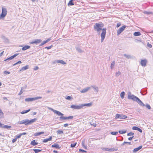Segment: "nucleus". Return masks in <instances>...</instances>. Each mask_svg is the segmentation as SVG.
<instances>
[{
    "mask_svg": "<svg viewBox=\"0 0 153 153\" xmlns=\"http://www.w3.org/2000/svg\"><path fill=\"white\" fill-rule=\"evenodd\" d=\"M104 26V25L102 23H96L94 26V28L95 30L97 32V33L100 35L101 30H102V32L101 35V42H102L105 36L106 28H105L102 29Z\"/></svg>",
    "mask_w": 153,
    "mask_h": 153,
    "instance_id": "obj_1",
    "label": "nucleus"
},
{
    "mask_svg": "<svg viewBox=\"0 0 153 153\" xmlns=\"http://www.w3.org/2000/svg\"><path fill=\"white\" fill-rule=\"evenodd\" d=\"M128 98L129 99L132 100L134 101H136L141 106H145V104L143 103L139 98L134 95H132L130 92H128Z\"/></svg>",
    "mask_w": 153,
    "mask_h": 153,
    "instance_id": "obj_2",
    "label": "nucleus"
},
{
    "mask_svg": "<svg viewBox=\"0 0 153 153\" xmlns=\"http://www.w3.org/2000/svg\"><path fill=\"white\" fill-rule=\"evenodd\" d=\"M92 105L91 103L85 104H81L78 105H72L71 108L76 109H79L83 108L84 107H90Z\"/></svg>",
    "mask_w": 153,
    "mask_h": 153,
    "instance_id": "obj_3",
    "label": "nucleus"
},
{
    "mask_svg": "<svg viewBox=\"0 0 153 153\" xmlns=\"http://www.w3.org/2000/svg\"><path fill=\"white\" fill-rule=\"evenodd\" d=\"M37 120L36 118H34L30 120H29L28 119H27L25 120L19 121L18 123L20 124H24L25 125L27 126L31 124L32 123L35 122Z\"/></svg>",
    "mask_w": 153,
    "mask_h": 153,
    "instance_id": "obj_4",
    "label": "nucleus"
},
{
    "mask_svg": "<svg viewBox=\"0 0 153 153\" xmlns=\"http://www.w3.org/2000/svg\"><path fill=\"white\" fill-rule=\"evenodd\" d=\"M7 13V10L6 8L2 7L1 13L0 15V19H3Z\"/></svg>",
    "mask_w": 153,
    "mask_h": 153,
    "instance_id": "obj_5",
    "label": "nucleus"
},
{
    "mask_svg": "<svg viewBox=\"0 0 153 153\" xmlns=\"http://www.w3.org/2000/svg\"><path fill=\"white\" fill-rule=\"evenodd\" d=\"M42 98L41 97H36L33 98H26L25 99V101L26 102L32 101L36 100L41 99Z\"/></svg>",
    "mask_w": 153,
    "mask_h": 153,
    "instance_id": "obj_6",
    "label": "nucleus"
},
{
    "mask_svg": "<svg viewBox=\"0 0 153 153\" xmlns=\"http://www.w3.org/2000/svg\"><path fill=\"white\" fill-rule=\"evenodd\" d=\"M127 117V116L125 115L117 114H116L115 118V119L120 118L121 119H126Z\"/></svg>",
    "mask_w": 153,
    "mask_h": 153,
    "instance_id": "obj_7",
    "label": "nucleus"
},
{
    "mask_svg": "<svg viewBox=\"0 0 153 153\" xmlns=\"http://www.w3.org/2000/svg\"><path fill=\"white\" fill-rule=\"evenodd\" d=\"M48 108L49 110L53 111L54 112V113L56 114L58 116H62L64 115V114L62 113H61V112L59 111L54 110L53 109L51 108L50 107H48Z\"/></svg>",
    "mask_w": 153,
    "mask_h": 153,
    "instance_id": "obj_8",
    "label": "nucleus"
},
{
    "mask_svg": "<svg viewBox=\"0 0 153 153\" xmlns=\"http://www.w3.org/2000/svg\"><path fill=\"white\" fill-rule=\"evenodd\" d=\"M126 26L124 25L120 28L117 31V35H119L125 29Z\"/></svg>",
    "mask_w": 153,
    "mask_h": 153,
    "instance_id": "obj_9",
    "label": "nucleus"
},
{
    "mask_svg": "<svg viewBox=\"0 0 153 153\" xmlns=\"http://www.w3.org/2000/svg\"><path fill=\"white\" fill-rule=\"evenodd\" d=\"M102 149L103 151H106L108 152H113L116 151L115 149L114 148L109 149L105 147H103L102 148Z\"/></svg>",
    "mask_w": 153,
    "mask_h": 153,
    "instance_id": "obj_10",
    "label": "nucleus"
},
{
    "mask_svg": "<svg viewBox=\"0 0 153 153\" xmlns=\"http://www.w3.org/2000/svg\"><path fill=\"white\" fill-rule=\"evenodd\" d=\"M42 41V40L40 39H36L35 40L32 41L31 42H30V44H38Z\"/></svg>",
    "mask_w": 153,
    "mask_h": 153,
    "instance_id": "obj_11",
    "label": "nucleus"
},
{
    "mask_svg": "<svg viewBox=\"0 0 153 153\" xmlns=\"http://www.w3.org/2000/svg\"><path fill=\"white\" fill-rule=\"evenodd\" d=\"M147 62V60L146 59L142 60L141 61L140 64L142 66H146Z\"/></svg>",
    "mask_w": 153,
    "mask_h": 153,
    "instance_id": "obj_12",
    "label": "nucleus"
},
{
    "mask_svg": "<svg viewBox=\"0 0 153 153\" xmlns=\"http://www.w3.org/2000/svg\"><path fill=\"white\" fill-rule=\"evenodd\" d=\"M91 88L88 87L85 88L80 91V92L84 94L88 91V90L90 89Z\"/></svg>",
    "mask_w": 153,
    "mask_h": 153,
    "instance_id": "obj_13",
    "label": "nucleus"
},
{
    "mask_svg": "<svg viewBox=\"0 0 153 153\" xmlns=\"http://www.w3.org/2000/svg\"><path fill=\"white\" fill-rule=\"evenodd\" d=\"M51 40V38H50L48 39L47 40L44 41H43V42L41 43L39 45L40 46H42L45 44H46V43H47L48 42H49Z\"/></svg>",
    "mask_w": 153,
    "mask_h": 153,
    "instance_id": "obj_14",
    "label": "nucleus"
},
{
    "mask_svg": "<svg viewBox=\"0 0 153 153\" xmlns=\"http://www.w3.org/2000/svg\"><path fill=\"white\" fill-rule=\"evenodd\" d=\"M18 55L17 54H15L13 55L10 56V57L7 59H6L4 60V61H6L7 60H12L14 58H15L16 56Z\"/></svg>",
    "mask_w": 153,
    "mask_h": 153,
    "instance_id": "obj_15",
    "label": "nucleus"
},
{
    "mask_svg": "<svg viewBox=\"0 0 153 153\" xmlns=\"http://www.w3.org/2000/svg\"><path fill=\"white\" fill-rule=\"evenodd\" d=\"M91 87H92L94 90L95 92L97 93L99 91V88L96 85H91Z\"/></svg>",
    "mask_w": 153,
    "mask_h": 153,
    "instance_id": "obj_16",
    "label": "nucleus"
},
{
    "mask_svg": "<svg viewBox=\"0 0 153 153\" xmlns=\"http://www.w3.org/2000/svg\"><path fill=\"white\" fill-rule=\"evenodd\" d=\"M55 62L57 63H60L62 65H65L66 64V63L62 60H56L55 61Z\"/></svg>",
    "mask_w": 153,
    "mask_h": 153,
    "instance_id": "obj_17",
    "label": "nucleus"
},
{
    "mask_svg": "<svg viewBox=\"0 0 153 153\" xmlns=\"http://www.w3.org/2000/svg\"><path fill=\"white\" fill-rule=\"evenodd\" d=\"M132 129L134 130H137L141 133L142 132V130L141 129L136 126H133L132 128Z\"/></svg>",
    "mask_w": 153,
    "mask_h": 153,
    "instance_id": "obj_18",
    "label": "nucleus"
},
{
    "mask_svg": "<svg viewBox=\"0 0 153 153\" xmlns=\"http://www.w3.org/2000/svg\"><path fill=\"white\" fill-rule=\"evenodd\" d=\"M29 68V66L28 65H27L24 67H22L20 70V71H23L28 69Z\"/></svg>",
    "mask_w": 153,
    "mask_h": 153,
    "instance_id": "obj_19",
    "label": "nucleus"
},
{
    "mask_svg": "<svg viewBox=\"0 0 153 153\" xmlns=\"http://www.w3.org/2000/svg\"><path fill=\"white\" fill-rule=\"evenodd\" d=\"M52 137L50 136L49 138L45 139L43 140V142L44 143H46L48 142V141H51L52 140Z\"/></svg>",
    "mask_w": 153,
    "mask_h": 153,
    "instance_id": "obj_20",
    "label": "nucleus"
},
{
    "mask_svg": "<svg viewBox=\"0 0 153 153\" xmlns=\"http://www.w3.org/2000/svg\"><path fill=\"white\" fill-rule=\"evenodd\" d=\"M1 127L7 129H10L12 128V127L11 126L5 125L4 124H2V126Z\"/></svg>",
    "mask_w": 153,
    "mask_h": 153,
    "instance_id": "obj_21",
    "label": "nucleus"
},
{
    "mask_svg": "<svg viewBox=\"0 0 153 153\" xmlns=\"http://www.w3.org/2000/svg\"><path fill=\"white\" fill-rule=\"evenodd\" d=\"M30 46L27 45H25L22 48V50L23 51H25L30 48Z\"/></svg>",
    "mask_w": 153,
    "mask_h": 153,
    "instance_id": "obj_22",
    "label": "nucleus"
},
{
    "mask_svg": "<svg viewBox=\"0 0 153 153\" xmlns=\"http://www.w3.org/2000/svg\"><path fill=\"white\" fill-rule=\"evenodd\" d=\"M142 146H140L139 147H138L134 149V150L133 151L134 152H136L138 151H139L140 149H141L142 148Z\"/></svg>",
    "mask_w": 153,
    "mask_h": 153,
    "instance_id": "obj_23",
    "label": "nucleus"
},
{
    "mask_svg": "<svg viewBox=\"0 0 153 153\" xmlns=\"http://www.w3.org/2000/svg\"><path fill=\"white\" fill-rule=\"evenodd\" d=\"M52 147H55L57 149H59L60 147L58 144H54L52 145Z\"/></svg>",
    "mask_w": 153,
    "mask_h": 153,
    "instance_id": "obj_24",
    "label": "nucleus"
},
{
    "mask_svg": "<svg viewBox=\"0 0 153 153\" xmlns=\"http://www.w3.org/2000/svg\"><path fill=\"white\" fill-rule=\"evenodd\" d=\"M38 143L35 141V140L32 141L30 143V144L33 146H35L38 144Z\"/></svg>",
    "mask_w": 153,
    "mask_h": 153,
    "instance_id": "obj_25",
    "label": "nucleus"
},
{
    "mask_svg": "<svg viewBox=\"0 0 153 153\" xmlns=\"http://www.w3.org/2000/svg\"><path fill=\"white\" fill-rule=\"evenodd\" d=\"M4 117V113L2 110L0 108V118Z\"/></svg>",
    "mask_w": 153,
    "mask_h": 153,
    "instance_id": "obj_26",
    "label": "nucleus"
},
{
    "mask_svg": "<svg viewBox=\"0 0 153 153\" xmlns=\"http://www.w3.org/2000/svg\"><path fill=\"white\" fill-rule=\"evenodd\" d=\"M141 34L140 32H136L134 33V35L135 36H138L141 35Z\"/></svg>",
    "mask_w": 153,
    "mask_h": 153,
    "instance_id": "obj_27",
    "label": "nucleus"
},
{
    "mask_svg": "<svg viewBox=\"0 0 153 153\" xmlns=\"http://www.w3.org/2000/svg\"><path fill=\"white\" fill-rule=\"evenodd\" d=\"M73 0H71L69 1V3L68 4V6H72L74 5V4L73 2Z\"/></svg>",
    "mask_w": 153,
    "mask_h": 153,
    "instance_id": "obj_28",
    "label": "nucleus"
},
{
    "mask_svg": "<svg viewBox=\"0 0 153 153\" xmlns=\"http://www.w3.org/2000/svg\"><path fill=\"white\" fill-rule=\"evenodd\" d=\"M124 56H125L128 59H130L132 58V56L130 55H127L126 54H124Z\"/></svg>",
    "mask_w": 153,
    "mask_h": 153,
    "instance_id": "obj_29",
    "label": "nucleus"
},
{
    "mask_svg": "<svg viewBox=\"0 0 153 153\" xmlns=\"http://www.w3.org/2000/svg\"><path fill=\"white\" fill-rule=\"evenodd\" d=\"M115 62L114 61H113L111 63V69H113L114 66L115 65Z\"/></svg>",
    "mask_w": 153,
    "mask_h": 153,
    "instance_id": "obj_30",
    "label": "nucleus"
},
{
    "mask_svg": "<svg viewBox=\"0 0 153 153\" xmlns=\"http://www.w3.org/2000/svg\"><path fill=\"white\" fill-rule=\"evenodd\" d=\"M30 111V109H28L27 110H24L21 112V114H23L27 113Z\"/></svg>",
    "mask_w": 153,
    "mask_h": 153,
    "instance_id": "obj_31",
    "label": "nucleus"
},
{
    "mask_svg": "<svg viewBox=\"0 0 153 153\" xmlns=\"http://www.w3.org/2000/svg\"><path fill=\"white\" fill-rule=\"evenodd\" d=\"M126 131L124 130H121L119 131V132L120 134H125L126 133Z\"/></svg>",
    "mask_w": 153,
    "mask_h": 153,
    "instance_id": "obj_32",
    "label": "nucleus"
},
{
    "mask_svg": "<svg viewBox=\"0 0 153 153\" xmlns=\"http://www.w3.org/2000/svg\"><path fill=\"white\" fill-rule=\"evenodd\" d=\"M65 98L66 99L68 100H70L73 99L72 97L70 96H66L65 97Z\"/></svg>",
    "mask_w": 153,
    "mask_h": 153,
    "instance_id": "obj_33",
    "label": "nucleus"
},
{
    "mask_svg": "<svg viewBox=\"0 0 153 153\" xmlns=\"http://www.w3.org/2000/svg\"><path fill=\"white\" fill-rule=\"evenodd\" d=\"M33 150L35 153H38L42 151L41 150L35 149H33Z\"/></svg>",
    "mask_w": 153,
    "mask_h": 153,
    "instance_id": "obj_34",
    "label": "nucleus"
},
{
    "mask_svg": "<svg viewBox=\"0 0 153 153\" xmlns=\"http://www.w3.org/2000/svg\"><path fill=\"white\" fill-rule=\"evenodd\" d=\"M125 94V93L124 91L122 92L120 94V97L122 99L124 98V95Z\"/></svg>",
    "mask_w": 153,
    "mask_h": 153,
    "instance_id": "obj_35",
    "label": "nucleus"
},
{
    "mask_svg": "<svg viewBox=\"0 0 153 153\" xmlns=\"http://www.w3.org/2000/svg\"><path fill=\"white\" fill-rule=\"evenodd\" d=\"M76 50L79 52L82 53V51L81 49L79 47H76Z\"/></svg>",
    "mask_w": 153,
    "mask_h": 153,
    "instance_id": "obj_36",
    "label": "nucleus"
},
{
    "mask_svg": "<svg viewBox=\"0 0 153 153\" xmlns=\"http://www.w3.org/2000/svg\"><path fill=\"white\" fill-rule=\"evenodd\" d=\"M56 132L58 134H62L63 133V131L61 130H59L57 131Z\"/></svg>",
    "mask_w": 153,
    "mask_h": 153,
    "instance_id": "obj_37",
    "label": "nucleus"
},
{
    "mask_svg": "<svg viewBox=\"0 0 153 153\" xmlns=\"http://www.w3.org/2000/svg\"><path fill=\"white\" fill-rule=\"evenodd\" d=\"M121 74V72L119 71H118L116 73V76L117 77L119 76Z\"/></svg>",
    "mask_w": 153,
    "mask_h": 153,
    "instance_id": "obj_38",
    "label": "nucleus"
},
{
    "mask_svg": "<svg viewBox=\"0 0 153 153\" xmlns=\"http://www.w3.org/2000/svg\"><path fill=\"white\" fill-rule=\"evenodd\" d=\"M24 91L23 90V88H21V90L19 93V95H20L22 94Z\"/></svg>",
    "mask_w": 153,
    "mask_h": 153,
    "instance_id": "obj_39",
    "label": "nucleus"
},
{
    "mask_svg": "<svg viewBox=\"0 0 153 153\" xmlns=\"http://www.w3.org/2000/svg\"><path fill=\"white\" fill-rule=\"evenodd\" d=\"M73 117H74L73 116H69L68 117H66V120L68 119H73Z\"/></svg>",
    "mask_w": 153,
    "mask_h": 153,
    "instance_id": "obj_40",
    "label": "nucleus"
},
{
    "mask_svg": "<svg viewBox=\"0 0 153 153\" xmlns=\"http://www.w3.org/2000/svg\"><path fill=\"white\" fill-rule=\"evenodd\" d=\"M118 134V132H111V134L113 135H116Z\"/></svg>",
    "mask_w": 153,
    "mask_h": 153,
    "instance_id": "obj_41",
    "label": "nucleus"
},
{
    "mask_svg": "<svg viewBox=\"0 0 153 153\" xmlns=\"http://www.w3.org/2000/svg\"><path fill=\"white\" fill-rule=\"evenodd\" d=\"M22 63V62H21V61H19L18 62H17L14 64L13 65V66H14V65H16L17 64H20L21 63Z\"/></svg>",
    "mask_w": 153,
    "mask_h": 153,
    "instance_id": "obj_42",
    "label": "nucleus"
},
{
    "mask_svg": "<svg viewBox=\"0 0 153 153\" xmlns=\"http://www.w3.org/2000/svg\"><path fill=\"white\" fill-rule=\"evenodd\" d=\"M146 108H147L149 109H150L151 108L150 105L148 104H146Z\"/></svg>",
    "mask_w": 153,
    "mask_h": 153,
    "instance_id": "obj_43",
    "label": "nucleus"
},
{
    "mask_svg": "<svg viewBox=\"0 0 153 153\" xmlns=\"http://www.w3.org/2000/svg\"><path fill=\"white\" fill-rule=\"evenodd\" d=\"M60 118L62 120H66V117H65L63 116H61L60 117Z\"/></svg>",
    "mask_w": 153,
    "mask_h": 153,
    "instance_id": "obj_44",
    "label": "nucleus"
},
{
    "mask_svg": "<svg viewBox=\"0 0 153 153\" xmlns=\"http://www.w3.org/2000/svg\"><path fill=\"white\" fill-rule=\"evenodd\" d=\"M76 143H75L71 144V147H74L76 146Z\"/></svg>",
    "mask_w": 153,
    "mask_h": 153,
    "instance_id": "obj_45",
    "label": "nucleus"
},
{
    "mask_svg": "<svg viewBox=\"0 0 153 153\" xmlns=\"http://www.w3.org/2000/svg\"><path fill=\"white\" fill-rule=\"evenodd\" d=\"M52 47H53V46L52 45H51L49 47H46L45 48L48 50V49H51Z\"/></svg>",
    "mask_w": 153,
    "mask_h": 153,
    "instance_id": "obj_46",
    "label": "nucleus"
},
{
    "mask_svg": "<svg viewBox=\"0 0 153 153\" xmlns=\"http://www.w3.org/2000/svg\"><path fill=\"white\" fill-rule=\"evenodd\" d=\"M4 74H10V72L7 71H6L4 72Z\"/></svg>",
    "mask_w": 153,
    "mask_h": 153,
    "instance_id": "obj_47",
    "label": "nucleus"
},
{
    "mask_svg": "<svg viewBox=\"0 0 153 153\" xmlns=\"http://www.w3.org/2000/svg\"><path fill=\"white\" fill-rule=\"evenodd\" d=\"M134 134V133H133L132 132H130L129 133L127 134V136H131L132 135H133Z\"/></svg>",
    "mask_w": 153,
    "mask_h": 153,
    "instance_id": "obj_48",
    "label": "nucleus"
},
{
    "mask_svg": "<svg viewBox=\"0 0 153 153\" xmlns=\"http://www.w3.org/2000/svg\"><path fill=\"white\" fill-rule=\"evenodd\" d=\"M121 25V24L120 22H118L117 23V27H119Z\"/></svg>",
    "mask_w": 153,
    "mask_h": 153,
    "instance_id": "obj_49",
    "label": "nucleus"
},
{
    "mask_svg": "<svg viewBox=\"0 0 153 153\" xmlns=\"http://www.w3.org/2000/svg\"><path fill=\"white\" fill-rule=\"evenodd\" d=\"M21 136H22L21 134H20L16 136V138L17 139V138H20Z\"/></svg>",
    "mask_w": 153,
    "mask_h": 153,
    "instance_id": "obj_50",
    "label": "nucleus"
},
{
    "mask_svg": "<svg viewBox=\"0 0 153 153\" xmlns=\"http://www.w3.org/2000/svg\"><path fill=\"white\" fill-rule=\"evenodd\" d=\"M147 46L148 47H149V48H151L152 47V45L150 44H149V43H148L147 44Z\"/></svg>",
    "mask_w": 153,
    "mask_h": 153,
    "instance_id": "obj_51",
    "label": "nucleus"
},
{
    "mask_svg": "<svg viewBox=\"0 0 153 153\" xmlns=\"http://www.w3.org/2000/svg\"><path fill=\"white\" fill-rule=\"evenodd\" d=\"M144 13L145 14H151L152 13L151 12H147V11H145L144 12Z\"/></svg>",
    "mask_w": 153,
    "mask_h": 153,
    "instance_id": "obj_52",
    "label": "nucleus"
},
{
    "mask_svg": "<svg viewBox=\"0 0 153 153\" xmlns=\"http://www.w3.org/2000/svg\"><path fill=\"white\" fill-rule=\"evenodd\" d=\"M17 139L15 138H14L12 140V142L13 143H15L17 140Z\"/></svg>",
    "mask_w": 153,
    "mask_h": 153,
    "instance_id": "obj_53",
    "label": "nucleus"
},
{
    "mask_svg": "<svg viewBox=\"0 0 153 153\" xmlns=\"http://www.w3.org/2000/svg\"><path fill=\"white\" fill-rule=\"evenodd\" d=\"M79 151L80 152H86V151H85L82 150L81 149H79Z\"/></svg>",
    "mask_w": 153,
    "mask_h": 153,
    "instance_id": "obj_54",
    "label": "nucleus"
},
{
    "mask_svg": "<svg viewBox=\"0 0 153 153\" xmlns=\"http://www.w3.org/2000/svg\"><path fill=\"white\" fill-rule=\"evenodd\" d=\"M39 69V67L38 66H36L34 68V70L35 71L38 70Z\"/></svg>",
    "mask_w": 153,
    "mask_h": 153,
    "instance_id": "obj_55",
    "label": "nucleus"
},
{
    "mask_svg": "<svg viewBox=\"0 0 153 153\" xmlns=\"http://www.w3.org/2000/svg\"><path fill=\"white\" fill-rule=\"evenodd\" d=\"M39 135L38 132H37V133H35V134H34V136H38Z\"/></svg>",
    "mask_w": 153,
    "mask_h": 153,
    "instance_id": "obj_56",
    "label": "nucleus"
},
{
    "mask_svg": "<svg viewBox=\"0 0 153 153\" xmlns=\"http://www.w3.org/2000/svg\"><path fill=\"white\" fill-rule=\"evenodd\" d=\"M39 135L44 133V132L43 131H42L39 132H38Z\"/></svg>",
    "mask_w": 153,
    "mask_h": 153,
    "instance_id": "obj_57",
    "label": "nucleus"
},
{
    "mask_svg": "<svg viewBox=\"0 0 153 153\" xmlns=\"http://www.w3.org/2000/svg\"><path fill=\"white\" fill-rule=\"evenodd\" d=\"M127 143V142H124L123 143L121 144V146H123L125 144Z\"/></svg>",
    "mask_w": 153,
    "mask_h": 153,
    "instance_id": "obj_58",
    "label": "nucleus"
},
{
    "mask_svg": "<svg viewBox=\"0 0 153 153\" xmlns=\"http://www.w3.org/2000/svg\"><path fill=\"white\" fill-rule=\"evenodd\" d=\"M133 137H134V136H133L132 137H130L128 138V140H131L132 139Z\"/></svg>",
    "mask_w": 153,
    "mask_h": 153,
    "instance_id": "obj_59",
    "label": "nucleus"
},
{
    "mask_svg": "<svg viewBox=\"0 0 153 153\" xmlns=\"http://www.w3.org/2000/svg\"><path fill=\"white\" fill-rule=\"evenodd\" d=\"M68 126V124L67 123L65 124H64V126L65 127H66Z\"/></svg>",
    "mask_w": 153,
    "mask_h": 153,
    "instance_id": "obj_60",
    "label": "nucleus"
},
{
    "mask_svg": "<svg viewBox=\"0 0 153 153\" xmlns=\"http://www.w3.org/2000/svg\"><path fill=\"white\" fill-rule=\"evenodd\" d=\"M4 51H3L2 52L0 53V57L2 55H3V53H4Z\"/></svg>",
    "mask_w": 153,
    "mask_h": 153,
    "instance_id": "obj_61",
    "label": "nucleus"
},
{
    "mask_svg": "<svg viewBox=\"0 0 153 153\" xmlns=\"http://www.w3.org/2000/svg\"><path fill=\"white\" fill-rule=\"evenodd\" d=\"M21 134V136H22V135H25L26 134V133H25V132H24V133H21L20 134Z\"/></svg>",
    "mask_w": 153,
    "mask_h": 153,
    "instance_id": "obj_62",
    "label": "nucleus"
},
{
    "mask_svg": "<svg viewBox=\"0 0 153 153\" xmlns=\"http://www.w3.org/2000/svg\"><path fill=\"white\" fill-rule=\"evenodd\" d=\"M51 92V91H49V90H48L47 91H46V93H50V92Z\"/></svg>",
    "mask_w": 153,
    "mask_h": 153,
    "instance_id": "obj_63",
    "label": "nucleus"
},
{
    "mask_svg": "<svg viewBox=\"0 0 153 153\" xmlns=\"http://www.w3.org/2000/svg\"><path fill=\"white\" fill-rule=\"evenodd\" d=\"M53 152L55 153H57L58 152V151H56V150H54L53 151Z\"/></svg>",
    "mask_w": 153,
    "mask_h": 153,
    "instance_id": "obj_64",
    "label": "nucleus"
}]
</instances>
